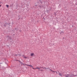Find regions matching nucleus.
<instances>
[{"instance_id": "1", "label": "nucleus", "mask_w": 77, "mask_h": 77, "mask_svg": "<svg viewBox=\"0 0 77 77\" xmlns=\"http://www.w3.org/2000/svg\"><path fill=\"white\" fill-rule=\"evenodd\" d=\"M65 76L66 77H74V76H77V75H74L73 74L72 75H69V74H67V75H65Z\"/></svg>"}, {"instance_id": "2", "label": "nucleus", "mask_w": 77, "mask_h": 77, "mask_svg": "<svg viewBox=\"0 0 77 77\" xmlns=\"http://www.w3.org/2000/svg\"><path fill=\"white\" fill-rule=\"evenodd\" d=\"M26 65H27V66H31V67H32V68H33V69H40V68H43V67H42L41 68H38V67H36V68H34L33 67V66L31 65H27V64Z\"/></svg>"}, {"instance_id": "3", "label": "nucleus", "mask_w": 77, "mask_h": 77, "mask_svg": "<svg viewBox=\"0 0 77 77\" xmlns=\"http://www.w3.org/2000/svg\"><path fill=\"white\" fill-rule=\"evenodd\" d=\"M17 61H18V62H19L20 63H21V65H23L24 66V65H27V64H25L24 63H22V62H21L20 60H17Z\"/></svg>"}, {"instance_id": "4", "label": "nucleus", "mask_w": 77, "mask_h": 77, "mask_svg": "<svg viewBox=\"0 0 77 77\" xmlns=\"http://www.w3.org/2000/svg\"><path fill=\"white\" fill-rule=\"evenodd\" d=\"M30 56H34V53H32L30 54Z\"/></svg>"}, {"instance_id": "5", "label": "nucleus", "mask_w": 77, "mask_h": 77, "mask_svg": "<svg viewBox=\"0 0 77 77\" xmlns=\"http://www.w3.org/2000/svg\"><path fill=\"white\" fill-rule=\"evenodd\" d=\"M23 56L24 59H27V57H26L24 55H23Z\"/></svg>"}, {"instance_id": "6", "label": "nucleus", "mask_w": 77, "mask_h": 77, "mask_svg": "<svg viewBox=\"0 0 77 77\" xmlns=\"http://www.w3.org/2000/svg\"><path fill=\"white\" fill-rule=\"evenodd\" d=\"M50 71H51V72H55L52 70L51 69H50Z\"/></svg>"}, {"instance_id": "7", "label": "nucleus", "mask_w": 77, "mask_h": 77, "mask_svg": "<svg viewBox=\"0 0 77 77\" xmlns=\"http://www.w3.org/2000/svg\"><path fill=\"white\" fill-rule=\"evenodd\" d=\"M59 75H60V76L61 75V77H62V74L61 73H60Z\"/></svg>"}, {"instance_id": "8", "label": "nucleus", "mask_w": 77, "mask_h": 77, "mask_svg": "<svg viewBox=\"0 0 77 77\" xmlns=\"http://www.w3.org/2000/svg\"><path fill=\"white\" fill-rule=\"evenodd\" d=\"M6 6L7 7V8H8V7H9V5H6Z\"/></svg>"}, {"instance_id": "9", "label": "nucleus", "mask_w": 77, "mask_h": 77, "mask_svg": "<svg viewBox=\"0 0 77 77\" xmlns=\"http://www.w3.org/2000/svg\"><path fill=\"white\" fill-rule=\"evenodd\" d=\"M43 69H47V68H46L45 67H44L43 68Z\"/></svg>"}, {"instance_id": "10", "label": "nucleus", "mask_w": 77, "mask_h": 77, "mask_svg": "<svg viewBox=\"0 0 77 77\" xmlns=\"http://www.w3.org/2000/svg\"><path fill=\"white\" fill-rule=\"evenodd\" d=\"M39 7H40V8H41V5H39Z\"/></svg>"}, {"instance_id": "11", "label": "nucleus", "mask_w": 77, "mask_h": 77, "mask_svg": "<svg viewBox=\"0 0 77 77\" xmlns=\"http://www.w3.org/2000/svg\"><path fill=\"white\" fill-rule=\"evenodd\" d=\"M40 71H43V70L41 69V70H40Z\"/></svg>"}, {"instance_id": "12", "label": "nucleus", "mask_w": 77, "mask_h": 77, "mask_svg": "<svg viewBox=\"0 0 77 77\" xmlns=\"http://www.w3.org/2000/svg\"><path fill=\"white\" fill-rule=\"evenodd\" d=\"M41 4H42V2H41Z\"/></svg>"}, {"instance_id": "13", "label": "nucleus", "mask_w": 77, "mask_h": 77, "mask_svg": "<svg viewBox=\"0 0 77 77\" xmlns=\"http://www.w3.org/2000/svg\"><path fill=\"white\" fill-rule=\"evenodd\" d=\"M55 72H56V74H57V72L55 71Z\"/></svg>"}, {"instance_id": "14", "label": "nucleus", "mask_w": 77, "mask_h": 77, "mask_svg": "<svg viewBox=\"0 0 77 77\" xmlns=\"http://www.w3.org/2000/svg\"><path fill=\"white\" fill-rule=\"evenodd\" d=\"M0 7H1V5H0Z\"/></svg>"}, {"instance_id": "15", "label": "nucleus", "mask_w": 77, "mask_h": 77, "mask_svg": "<svg viewBox=\"0 0 77 77\" xmlns=\"http://www.w3.org/2000/svg\"><path fill=\"white\" fill-rule=\"evenodd\" d=\"M35 6H37V5H35Z\"/></svg>"}]
</instances>
